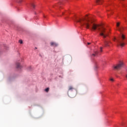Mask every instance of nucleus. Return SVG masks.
<instances>
[{
	"label": "nucleus",
	"mask_w": 127,
	"mask_h": 127,
	"mask_svg": "<svg viewBox=\"0 0 127 127\" xmlns=\"http://www.w3.org/2000/svg\"><path fill=\"white\" fill-rule=\"evenodd\" d=\"M75 20L76 22H79L81 25L85 26L86 28H89L91 23H93V20L89 17L86 18H78L75 17Z\"/></svg>",
	"instance_id": "f257e3e1"
},
{
	"label": "nucleus",
	"mask_w": 127,
	"mask_h": 127,
	"mask_svg": "<svg viewBox=\"0 0 127 127\" xmlns=\"http://www.w3.org/2000/svg\"><path fill=\"white\" fill-rule=\"evenodd\" d=\"M92 28L93 30H97L100 31V35L103 36L104 38H106L108 36V33H106V28L103 25L93 23Z\"/></svg>",
	"instance_id": "f03ea898"
},
{
	"label": "nucleus",
	"mask_w": 127,
	"mask_h": 127,
	"mask_svg": "<svg viewBox=\"0 0 127 127\" xmlns=\"http://www.w3.org/2000/svg\"><path fill=\"white\" fill-rule=\"evenodd\" d=\"M126 38L125 35L122 34L120 38L118 40V46H121L124 47L125 46V43H124V40Z\"/></svg>",
	"instance_id": "7ed1b4c3"
},
{
	"label": "nucleus",
	"mask_w": 127,
	"mask_h": 127,
	"mask_svg": "<svg viewBox=\"0 0 127 127\" xmlns=\"http://www.w3.org/2000/svg\"><path fill=\"white\" fill-rule=\"evenodd\" d=\"M123 65L124 64L123 63H121L117 65L114 66V69H115V70H120V69H121L123 67Z\"/></svg>",
	"instance_id": "20e7f679"
},
{
	"label": "nucleus",
	"mask_w": 127,
	"mask_h": 127,
	"mask_svg": "<svg viewBox=\"0 0 127 127\" xmlns=\"http://www.w3.org/2000/svg\"><path fill=\"white\" fill-rule=\"evenodd\" d=\"M51 46H53L54 47H57L58 46V43L54 42H51L50 43Z\"/></svg>",
	"instance_id": "39448f33"
},
{
	"label": "nucleus",
	"mask_w": 127,
	"mask_h": 127,
	"mask_svg": "<svg viewBox=\"0 0 127 127\" xmlns=\"http://www.w3.org/2000/svg\"><path fill=\"white\" fill-rule=\"evenodd\" d=\"M111 43H112L110 41H105L104 42V45H105V47H108L110 46V44H111Z\"/></svg>",
	"instance_id": "423d86ee"
},
{
	"label": "nucleus",
	"mask_w": 127,
	"mask_h": 127,
	"mask_svg": "<svg viewBox=\"0 0 127 127\" xmlns=\"http://www.w3.org/2000/svg\"><path fill=\"white\" fill-rule=\"evenodd\" d=\"M96 1L98 4H101L102 2H103V0H96Z\"/></svg>",
	"instance_id": "0eeeda50"
},
{
	"label": "nucleus",
	"mask_w": 127,
	"mask_h": 127,
	"mask_svg": "<svg viewBox=\"0 0 127 127\" xmlns=\"http://www.w3.org/2000/svg\"><path fill=\"white\" fill-rule=\"evenodd\" d=\"M98 53H99L98 52H97V51L94 52V53L92 54V57H95V56H97Z\"/></svg>",
	"instance_id": "6e6552de"
},
{
	"label": "nucleus",
	"mask_w": 127,
	"mask_h": 127,
	"mask_svg": "<svg viewBox=\"0 0 127 127\" xmlns=\"http://www.w3.org/2000/svg\"><path fill=\"white\" fill-rule=\"evenodd\" d=\"M16 67L18 69H21V65H20V64L19 63L16 64Z\"/></svg>",
	"instance_id": "1a4fd4ad"
},
{
	"label": "nucleus",
	"mask_w": 127,
	"mask_h": 127,
	"mask_svg": "<svg viewBox=\"0 0 127 127\" xmlns=\"http://www.w3.org/2000/svg\"><path fill=\"white\" fill-rule=\"evenodd\" d=\"M123 30H124V27H120L118 29V30H119V31H120V32H122V31H123Z\"/></svg>",
	"instance_id": "9d476101"
},
{
	"label": "nucleus",
	"mask_w": 127,
	"mask_h": 127,
	"mask_svg": "<svg viewBox=\"0 0 127 127\" xmlns=\"http://www.w3.org/2000/svg\"><path fill=\"white\" fill-rule=\"evenodd\" d=\"M74 88L72 86H69L68 87V91H71V90H73Z\"/></svg>",
	"instance_id": "9b49d317"
},
{
	"label": "nucleus",
	"mask_w": 127,
	"mask_h": 127,
	"mask_svg": "<svg viewBox=\"0 0 127 127\" xmlns=\"http://www.w3.org/2000/svg\"><path fill=\"white\" fill-rule=\"evenodd\" d=\"M45 92H46L47 93H48V92H49V87H48V88H46V89H45Z\"/></svg>",
	"instance_id": "f8f14e48"
},
{
	"label": "nucleus",
	"mask_w": 127,
	"mask_h": 127,
	"mask_svg": "<svg viewBox=\"0 0 127 127\" xmlns=\"http://www.w3.org/2000/svg\"><path fill=\"white\" fill-rule=\"evenodd\" d=\"M61 4V3H58V4H56L55 5V6H58V5H60Z\"/></svg>",
	"instance_id": "ddd939ff"
},
{
	"label": "nucleus",
	"mask_w": 127,
	"mask_h": 127,
	"mask_svg": "<svg viewBox=\"0 0 127 127\" xmlns=\"http://www.w3.org/2000/svg\"><path fill=\"white\" fill-rule=\"evenodd\" d=\"M19 43H20V44H22V43H23V42H22V40H19Z\"/></svg>",
	"instance_id": "4468645a"
},
{
	"label": "nucleus",
	"mask_w": 127,
	"mask_h": 127,
	"mask_svg": "<svg viewBox=\"0 0 127 127\" xmlns=\"http://www.w3.org/2000/svg\"><path fill=\"white\" fill-rule=\"evenodd\" d=\"M100 52H103V47H100Z\"/></svg>",
	"instance_id": "2eb2a0df"
},
{
	"label": "nucleus",
	"mask_w": 127,
	"mask_h": 127,
	"mask_svg": "<svg viewBox=\"0 0 127 127\" xmlns=\"http://www.w3.org/2000/svg\"><path fill=\"white\" fill-rule=\"evenodd\" d=\"M32 6L33 8H35V5H34V4H32Z\"/></svg>",
	"instance_id": "dca6fc26"
},
{
	"label": "nucleus",
	"mask_w": 127,
	"mask_h": 127,
	"mask_svg": "<svg viewBox=\"0 0 127 127\" xmlns=\"http://www.w3.org/2000/svg\"><path fill=\"white\" fill-rule=\"evenodd\" d=\"M117 27H119V26H120V23L118 22L117 23Z\"/></svg>",
	"instance_id": "f3484780"
},
{
	"label": "nucleus",
	"mask_w": 127,
	"mask_h": 127,
	"mask_svg": "<svg viewBox=\"0 0 127 127\" xmlns=\"http://www.w3.org/2000/svg\"><path fill=\"white\" fill-rule=\"evenodd\" d=\"M110 81H112V82H114V79H113V78L110 79Z\"/></svg>",
	"instance_id": "a211bd4d"
},
{
	"label": "nucleus",
	"mask_w": 127,
	"mask_h": 127,
	"mask_svg": "<svg viewBox=\"0 0 127 127\" xmlns=\"http://www.w3.org/2000/svg\"><path fill=\"white\" fill-rule=\"evenodd\" d=\"M87 44H88V45H90V44H91V43H87Z\"/></svg>",
	"instance_id": "6ab92c4d"
},
{
	"label": "nucleus",
	"mask_w": 127,
	"mask_h": 127,
	"mask_svg": "<svg viewBox=\"0 0 127 127\" xmlns=\"http://www.w3.org/2000/svg\"><path fill=\"white\" fill-rule=\"evenodd\" d=\"M86 16H88V15H86Z\"/></svg>",
	"instance_id": "aec40b11"
},
{
	"label": "nucleus",
	"mask_w": 127,
	"mask_h": 127,
	"mask_svg": "<svg viewBox=\"0 0 127 127\" xmlns=\"http://www.w3.org/2000/svg\"><path fill=\"white\" fill-rule=\"evenodd\" d=\"M53 7H54V6H53Z\"/></svg>",
	"instance_id": "412c9836"
},
{
	"label": "nucleus",
	"mask_w": 127,
	"mask_h": 127,
	"mask_svg": "<svg viewBox=\"0 0 127 127\" xmlns=\"http://www.w3.org/2000/svg\"><path fill=\"white\" fill-rule=\"evenodd\" d=\"M63 14H64V13H63Z\"/></svg>",
	"instance_id": "4be33fe9"
},
{
	"label": "nucleus",
	"mask_w": 127,
	"mask_h": 127,
	"mask_svg": "<svg viewBox=\"0 0 127 127\" xmlns=\"http://www.w3.org/2000/svg\"><path fill=\"white\" fill-rule=\"evenodd\" d=\"M44 17H45V16H44Z\"/></svg>",
	"instance_id": "5701e85b"
}]
</instances>
